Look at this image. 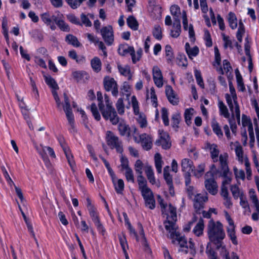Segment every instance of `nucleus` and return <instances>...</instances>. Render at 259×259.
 <instances>
[{
    "label": "nucleus",
    "instance_id": "1",
    "mask_svg": "<svg viewBox=\"0 0 259 259\" xmlns=\"http://www.w3.org/2000/svg\"><path fill=\"white\" fill-rule=\"evenodd\" d=\"M170 217L167 215V220L164 222V227L166 231L170 234V238L177 240L181 247H187V240L180 234L177 232V227L176 222L177 221V208L169 205Z\"/></svg>",
    "mask_w": 259,
    "mask_h": 259
},
{
    "label": "nucleus",
    "instance_id": "2",
    "mask_svg": "<svg viewBox=\"0 0 259 259\" xmlns=\"http://www.w3.org/2000/svg\"><path fill=\"white\" fill-rule=\"evenodd\" d=\"M207 234L210 241L216 246L219 250L222 246L223 240L225 237V233L222 224L218 221L216 223L212 220L208 222Z\"/></svg>",
    "mask_w": 259,
    "mask_h": 259
},
{
    "label": "nucleus",
    "instance_id": "3",
    "mask_svg": "<svg viewBox=\"0 0 259 259\" xmlns=\"http://www.w3.org/2000/svg\"><path fill=\"white\" fill-rule=\"evenodd\" d=\"M98 106L103 118L105 120H109L114 125L119 122V118L112 104L105 106L103 103H99Z\"/></svg>",
    "mask_w": 259,
    "mask_h": 259
},
{
    "label": "nucleus",
    "instance_id": "4",
    "mask_svg": "<svg viewBox=\"0 0 259 259\" xmlns=\"http://www.w3.org/2000/svg\"><path fill=\"white\" fill-rule=\"evenodd\" d=\"M143 168V163L140 160H137L135 164V169L137 175L139 189L146 203V181L145 178L142 176Z\"/></svg>",
    "mask_w": 259,
    "mask_h": 259
},
{
    "label": "nucleus",
    "instance_id": "5",
    "mask_svg": "<svg viewBox=\"0 0 259 259\" xmlns=\"http://www.w3.org/2000/svg\"><path fill=\"white\" fill-rule=\"evenodd\" d=\"M118 52L119 54L121 56H125L128 54H130L134 63H136L140 60L142 54V50L141 49H139L136 53L134 47L130 46L126 44L120 45L119 46Z\"/></svg>",
    "mask_w": 259,
    "mask_h": 259
},
{
    "label": "nucleus",
    "instance_id": "6",
    "mask_svg": "<svg viewBox=\"0 0 259 259\" xmlns=\"http://www.w3.org/2000/svg\"><path fill=\"white\" fill-rule=\"evenodd\" d=\"M107 144L111 149H115L117 152L122 154L123 151L122 142L112 132L108 131L106 134Z\"/></svg>",
    "mask_w": 259,
    "mask_h": 259
},
{
    "label": "nucleus",
    "instance_id": "7",
    "mask_svg": "<svg viewBox=\"0 0 259 259\" xmlns=\"http://www.w3.org/2000/svg\"><path fill=\"white\" fill-rule=\"evenodd\" d=\"M228 155L227 153L221 154L219 157V161L221 165V170H222V176L225 178L222 182V186H226L230 184L231 182V178L228 176L231 174L228 165L227 160Z\"/></svg>",
    "mask_w": 259,
    "mask_h": 259
},
{
    "label": "nucleus",
    "instance_id": "8",
    "mask_svg": "<svg viewBox=\"0 0 259 259\" xmlns=\"http://www.w3.org/2000/svg\"><path fill=\"white\" fill-rule=\"evenodd\" d=\"M131 103L134 113L137 116L136 120L137 122L141 127H145L146 126V116L144 113L140 112L139 103L135 96L132 97Z\"/></svg>",
    "mask_w": 259,
    "mask_h": 259
},
{
    "label": "nucleus",
    "instance_id": "9",
    "mask_svg": "<svg viewBox=\"0 0 259 259\" xmlns=\"http://www.w3.org/2000/svg\"><path fill=\"white\" fill-rule=\"evenodd\" d=\"M103 85L107 92L111 91L113 96L116 97L118 94V85L115 80L109 76H106L103 79Z\"/></svg>",
    "mask_w": 259,
    "mask_h": 259
},
{
    "label": "nucleus",
    "instance_id": "10",
    "mask_svg": "<svg viewBox=\"0 0 259 259\" xmlns=\"http://www.w3.org/2000/svg\"><path fill=\"white\" fill-rule=\"evenodd\" d=\"M148 11L149 16L153 20H159L161 18L162 10L161 7L157 5L154 0L149 1Z\"/></svg>",
    "mask_w": 259,
    "mask_h": 259
},
{
    "label": "nucleus",
    "instance_id": "11",
    "mask_svg": "<svg viewBox=\"0 0 259 259\" xmlns=\"http://www.w3.org/2000/svg\"><path fill=\"white\" fill-rule=\"evenodd\" d=\"M158 132L160 138L156 141V145L157 146L161 145L163 149H169L171 146L170 138L169 134L163 131L159 130Z\"/></svg>",
    "mask_w": 259,
    "mask_h": 259
},
{
    "label": "nucleus",
    "instance_id": "12",
    "mask_svg": "<svg viewBox=\"0 0 259 259\" xmlns=\"http://www.w3.org/2000/svg\"><path fill=\"white\" fill-rule=\"evenodd\" d=\"M100 33L106 44L108 46H111L114 41L112 27L111 25L103 27L100 29Z\"/></svg>",
    "mask_w": 259,
    "mask_h": 259
},
{
    "label": "nucleus",
    "instance_id": "13",
    "mask_svg": "<svg viewBox=\"0 0 259 259\" xmlns=\"http://www.w3.org/2000/svg\"><path fill=\"white\" fill-rule=\"evenodd\" d=\"M208 200L206 195L203 196L201 194H197L195 195L193 200L194 207L197 213H201V209L204 207V203Z\"/></svg>",
    "mask_w": 259,
    "mask_h": 259
},
{
    "label": "nucleus",
    "instance_id": "14",
    "mask_svg": "<svg viewBox=\"0 0 259 259\" xmlns=\"http://www.w3.org/2000/svg\"><path fill=\"white\" fill-rule=\"evenodd\" d=\"M166 96L170 104L173 105H177L179 103V99L178 96L175 94L172 88L167 85L165 87Z\"/></svg>",
    "mask_w": 259,
    "mask_h": 259
},
{
    "label": "nucleus",
    "instance_id": "15",
    "mask_svg": "<svg viewBox=\"0 0 259 259\" xmlns=\"http://www.w3.org/2000/svg\"><path fill=\"white\" fill-rule=\"evenodd\" d=\"M153 78L155 84L158 88H161L163 86V76L161 71L159 68L157 66H154L152 69Z\"/></svg>",
    "mask_w": 259,
    "mask_h": 259
},
{
    "label": "nucleus",
    "instance_id": "16",
    "mask_svg": "<svg viewBox=\"0 0 259 259\" xmlns=\"http://www.w3.org/2000/svg\"><path fill=\"white\" fill-rule=\"evenodd\" d=\"M204 184L205 188L210 194L214 195L217 193L218 186L213 178L206 179Z\"/></svg>",
    "mask_w": 259,
    "mask_h": 259
},
{
    "label": "nucleus",
    "instance_id": "17",
    "mask_svg": "<svg viewBox=\"0 0 259 259\" xmlns=\"http://www.w3.org/2000/svg\"><path fill=\"white\" fill-rule=\"evenodd\" d=\"M42 146V150H38L37 149L39 154L41 155L44 161L47 162L49 161L46 151H48L49 155L52 158H55L56 155L55 154L54 150L50 147L49 146Z\"/></svg>",
    "mask_w": 259,
    "mask_h": 259
},
{
    "label": "nucleus",
    "instance_id": "18",
    "mask_svg": "<svg viewBox=\"0 0 259 259\" xmlns=\"http://www.w3.org/2000/svg\"><path fill=\"white\" fill-rule=\"evenodd\" d=\"M72 75L77 82L83 81L85 82L90 78L89 75L84 71H74L72 73Z\"/></svg>",
    "mask_w": 259,
    "mask_h": 259
},
{
    "label": "nucleus",
    "instance_id": "19",
    "mask_svg": "<svg viewBox=\"0 0 259 259\" xmlns=\"http://www.w3.org/2000/svg\"><path fill=\"white\" fill-rule=\"evenodd\" d=\"M87 207L93 222L99 219L96 209L94 205L92 204L91 200L89 198H87Z\"/></svg>",
    "mask_w": 259,
    "mask_h": 259
},
{
    "label": "nucleus",
    "instance_id": "20",
    "mask_svg": "<svg viewBox=\"0 0 259 259\" xmlns=\"http://www.w3.org/2000/svg\"><path fill=\"white\" fill-rule=\"evenodd\" d=\"M157 201L161 207L162 215H163V217L165 215L166 217V220H167V215H169V217H170V212L169 211V205H171L173 207L174 206L171 203H169L168 206V208L167 209V204L164 203V200L160 195L157 196ZM175 208L176 207H175Z\"/></svg>",
    "mask_w": 259,
    "mask_h": 259
},
{
    "label": "nucleus",
    "instance_id": "21",
    "mask_svg": "<svg viewBox=\"0 0 259 259\" xmlns=\"http://www.w3.org/2000/svg\"><path fill=\"white\" fill-rule=\"evenodd\" d=\"M134 129V138L136 143H141L142 146L144 149L146 148V134H140L137 132V129L133 127Z\"/></svg>",
    "mask_w": 259,
    "mask_h": 259
},
{
    "label": "nucleus",
    "instance_id": "22",
    "mask_svg": "<svg viewBox=\"0 0 259 259\" xmlns=\"http://www.w3.org/2000/svg\"><path fill=\"white\" fill-rule=\"evenodd\" d=\"M181 120V116L179 112H177L172 114L171 118V125L176 132L179 128V124Z\"/></svg>",
    "mask_w": 259,
    "mask_h": 259
},
{
    "label": "nucleus",
    "instance_id": "23",
    "mask_svg": "<svg viewBox=\"0 0 259 259\" xmlns=\"http://www.w3.org/2000/svg\"><path fill=\"white\" fill-rule=\"evenodd\" d=\"M181 32V25L180 20L174 21L172 29L170 30V35L172 37L177 38L180 35Z\"/></svg>",
    "mask_w": 259,
    "mask_h": 259
},
{
    "label": "nucleus",
    "instance_id": "24",
    "mask_svg": "<svg viewBox=\"0 0 259 259\" xmlns=\"http://www.w3.org/2000/svg\"><path fill=\"white\" fill-rule=\"evenodd\" d=\"M118 129L121 136H125L127 137L131 136V128L128 125L120 122L118 126Z\"/></svg>",
    "mask_w": 259,
    "mask_h": 259
},
{
    "label": "nucleus",
    "instance_id": "25",
    "mask_svg": "<svg viewBox=\"0 0 259 259\" xmlns=\"http://www.w3.org/2000/svg\"><path fill=\"white\" fill-rule=\"evenodd\" d=\"M181 166L182 171L185 172L187 171L190 172V171L192 172L193 171V168H192L193 162L189 159H183L181 162Z\"/></svg>",
    "mask_w": 259,
    "mask_h": 259
},
{
    "label": "nucleus",
    "instance_id": "26",
    "mask_svg": "<svg viewBox=\"0 0 259 259\" xmlns=\"http://www.w3.org/2000/svg\"><path fill=\"white\" fill-rule=\"evenodd\" d=\"M151 209L155 207V201L151 190L147 187V206Z\"/></svg>",
    "mask_w": 259,
    "mask_h": 259
},
{
    "label": "nucleus",
    "instance_id": "27",
    "mask_svg": "<svg viewBox=\"0 0 259 259\" xmlns=\"http://www.w3.org/2000/svg\"><path fill=\"white\" fill-rule=\"evenodd\" d=\"M65 40L68 44L72 45L74 47H79L81 45L77 38L71 34H67L65 37Z\"/></svg>",
    "mask_w": 259,
    "mask_h": 259
},
{
    "label": "nucleus",
    "instance_id": "28",
    "mask_svg": "<svg viewBox=\"0 0 259 259\" xmlns=\"http://www.w3.org/2000/svg\"><path fill=\"white\" fill-rule=\"evenodd\" d=\"M91 65L93 70L95 72L98 73L101 71L102 63L98 57H94L91 61Z\"/></svg>",
    "mask_w": 259,
    "mask_h": 259
},
{
    "label": "nucleus",
    "instance_id": "29",
    "mask_svg": "<svg viewBox=\"0 0 259 259\" xmlns=\"http://www.w3.org/2000/svg\"><path fill=\"white\" fill-rule=\"evenodd\" d=\"M117 67L121 75L127 76L128 80L131 79L132 75L131 73L130 67L128 66L125 65L122 66L120 64H118Z\"/></svg>",
    "mask_w": 259,
    "mask_h": 259
},
{
    "label": "nucleus",
    "instance_id": "30",
    "mask_svg": "<svg viewBox=\"0 0 259 259\" xmlns=\"http://www.w3.org/2000/svg\"><path fill=\"white\" fill-rule=\"evenodd\" d=\"M155 165L158 174L162 172V165L163 161L162 160V157L160 153H156L154 155Z\"/></svg>",
    "mask_w": 259,
    "mask_h": 259
},
{
    "label": "nucleus",
    "instance_id": "31",
    "mask_svg": "<svg viewBox=\"0 0 259 259\" xmlns=\"http://www.w3.org/2000/svg\"><path fill=\"white\" fill-rule=\"evenodd\" d=\"M204 227L203 220L200 218L193 230L194 233L197 236L201 235L203 234Z\"/></svg>",
    "mask_w": 259,
    "mask_h": 259
},
{
    "label": "nucleus",
    "instance_id": "32",
    "mask_svg": "<svg viewBox=\"0 0 259 259\" xmlns=\"http://www.w3.org/2000/svg\"><path fill=\"white\" fill-rule=\"evenodd\" d=\"M211 127L213 132L217 135L219 138H222L223 137V133L222 131L219 123L214 119L211 122Z\"/></svg>",
    "mask_w": 259,
    "mask_h": 259
},
{
    "label": "nucleus",
    "instance_id": "33",
    "mask_svg": "<svg viewBox=\"0 0 259 259\" xmlns=\"http://www.w3.org/2000/svg\"><path fill=\"white\" fill-rule=\"evenodd\" d=\"M115 191L117 194H122L123 190L124 185L123 181L122 179H118L116 182V179L112 180Z\"/></svg>",
    "mask_w": 259,
    "mask_h": 259
},
{
    "label": "nucleus",
    "instance_id": "34",
    "mask_svg": "<svg viewBox=\"0 0 259 259\" xmlns=\"http://www.w3.org/2000/svg\"><path fill=\"white\" fill-rule=\"evenodd\" d=\"M206 148L208 149L210 152V156L211 158H216L219 156V150L218 146L215 144L207 143Z\"/></svg>",
    "mask_w": 259,
    "mask_h": 259
},
{
    "label": "nucleus",
    "instance_id": "35",
    "mask_svg": "<svg viewBox=\"0 0 259 259\" xmlns=\"http://www.w3.org/2000/svg\"><path fill=\"white\" fill-rule=\"evenodd\" d=\"M171 15L173 16L174 21L180 20L179 16L181 14L180 8L177 5H172L170 8Z\"/></svg>",
    "mask_w": 259,
    "mask_h": 259
},
{
    "label": "nucleus",
    "instance_id": "36",
    "mask_svg": "<svg viewBox=\"0 0 259 259\" xmlns=\"http://www.w3.org/2000/svg\"><path fill=\"white\" fill-rule=\"evenodd\" d=\"M45 80L48 85L55 90L59 89V87L55 80L50 75H44Z\"/></svg>",
    "mask_w": 259,
    "mask_h": 259
},
{
    "label": "nucleus",
    "instance_id": "37",
    "mask_svg": "<svg viewBox=\"0 0 259 259\" xmlns=\"http://www.w3.org/2000/svg\"><path fill=\"white\" fill-rule=\"evenodd\" d=\"M235 226L232 227H228L227 228V234L231 240L232 243L234 245L238 244V241L235 234Z\"/></svg>",
    "mask_w": 259,
    "mask_h": 259
},
{
    "label": "nucleus",
    "instance_id": "38",
    "mask_svg": "<svg viewBox=\"0 0 259 259\" xmlns=\"http://www.w3.org/2000/svg\"><path fill=\"white\" fill-rule=\"evenodd\" d=\"M163 177H164L165 181H166V184L168 186L169 193L171 195H174L175 192H174V188L173 183H172V176L170 175V174H165V175H163Z\"/></svg>",
    "mask_w": 259,
    "mask_h": 259
},
{
    "label": "nucleus",
    "instance_id": "39",
    "mask_svg": "<svg viewBox=\"0 0 259 259\" xmlns=\"http://www.w3.org/2000/svg\"><path fill=\"white\" fill-rule=\"evenodd\" d=\"M228 19L230 27L232 29H236L237 27V20L235 14L233 12H230Z\"/></svg>",
    "mask_w": 259,
    "mask_h": 259
},
{
    "label": "nucleus",
    "instance_id": "40",
    "mask_svg": "<svg viewBox=\"0 0 259 259\" xmlns=\"http://www.w3.org/2000/svg\"><path fill=\"white\" fill-rule=\"evenodd\" d=\"M128 26L133 30H137L138 28V22L133 16H129L126 20Z\"/></svg>",
    "mask_w": 259,
    "mask_h": 259
},
{
    "label": "nucleus",
    "instance_id": "41",
    "mask_svg": "<svg viewBox=\"0 0 259 259\" xmlns=\"http://www.w3.org/2000/svg\"><path fill=\"white\" fill-rule=\"evenodd\" d=\"M219 107L221 115H223L225 118H228V120L231 119V118H230V113L227 107L222 101H219Z\"/></svg>",
    "mask_w": 259,
    "mask_h": 259
},
{
    "label": "nucleus",
    "instance_id": "42",
    "mask_svg": "<svg viewBox=\"0 0 259 259\" xmlns=\"http://www.w3.org/2000/svg\"><path fill=\"white\" fill-rule=\"evenodd\" d=\"M147 178L152 185L156 183L153 169L151 166L147 165Z\"/></svg>",
    "mask_w": 259,
    "mask_h": 259
},
{
    "label": "nucleus",
    "instance_id": "43",
    "mask_svg": "<svg viewBox=\"0 0 259 259\" xmlns=\"http://www.w3.org/2000/svg\"><path fill=\"white\" fill-rule=\"evenodd\" d=\"M165 51L167 62L172 63L174 59V56L171 46L168 45H166L165 47Z\"/></svg>",
    "mask_w": 259,
    "mask_h": 259
},
{
    "label": "nucleus",
    "instance_id": "44",
    "mask_svg": "<svg viewBox=\"0 0 259 259\" xmlns=\"http://www.w3.org/2000/svg\"><path fill=\"white\" fill-rule=\"evenodd\" d=\"M68 56L72 59L75 60L78 63H83L85 61V57L83 56L78 57L76 51L74 50H71L68 52Z\"/></svg>",
    "mask_w": 259,
    "mask_h": 259
},
{
    "label": "nucleus",
    "instance_id": "45",
    "mask_svg": "<svg viewBox=\"0 0 259 259\" xmlns=\"http://www.w3.org/2000/svg\"><path fill=\"white\" fill-rule=\"evenodd\" d=\"M63 151L65 154L69 164L70 167L73 168V166L75 165V162L73 160V156L70 152V149L69 148L67 149L64 148Z\"/></svg>",
    "mask_w": 259,
    "mask_h": 259
},
{
    "label": "nucleus",
    "instance_id": "46",
    "mask_svg": "<svg viewBox=\"0 0 259 259\" xmlns=\"http://www.w3.org/2000/svg\"><path fill=\"white\" fill-rule=\"evenodd\" d=\"M193 108L186 109L184 113V117L186 124L189 125L191 123V118L193 115Z\"/></svg>",
    "mask_w": 259,
    "mask_h": 259
},
{
    "label": "nucleus",
    "instance_id": "47",
    "mask_svg": "<svg viewBox=\"0 0 259 259\" xmlns=\"http://www.w3.org/2000/svg\"><path fill=\"white\" fill-rule=\"evenodd\" d=\"M56 24L63 31L69 32L70 31L69 26L64 21V18H62Z\"/></svg>",
    "mask_w": 259,
    "mask_h": 259
},
{
    "label": "nucleus",
    "instance_id": "48",
    "mask_svg": "<svg viewBox=\"0 0 259 259\" xmlns=\"http://www.w3.org/2000/svg\"><path fill=\"white\" fill-rule=\"evenodd\" d=\"M225 98L226 100V102L227 104L230 108V110L231 112L232 117H234V110L235 107H234L233 101V99L232 97H231L230 95L228 94H226L225 95Z\"/></svg>",
    "mask_w": 259,
    "mask_h": 259
},
{
    "label": "nucleus",
    "instance_id": "49",
    "mask_svg": "<svg viewBox=\"0 0 259 259\" xmlns=\"http://www.w3.org/2000/svg\"><path fill=\"white\" fill-rule=\"evenodd\" d=\"M161 118L165 126L169 125L168 112L167 109L163 107L161 109Z\"/></svg>",
    "mask_w": 259,
    "mask_h": 259
},
{
    "label": "nucleus",
    "instance_id": "50",
    "mask_svg": "<svg viewBox=\"0 0 259 259\" xmlns=\"http://www.w3.org/2000/svg\"><path fill=\"white\" fill-rule=\"evenodd\" d=\"M193 168H194V167ZM204 168L205 164L202 163L198 165L197 169L193 168V171L192 172L195 177L199 178L202 175L203 172L204 171Z\"/></svg>",
    "mask_w": 259,
    "mask_h": 259
},
{
    "label": "nucleus",
    "instance_id": "51",
    "mask_svg": "<svg viewBox=\"0 0 259 259\" xmlns=\"http://www.w3.org/2000/svg\"><path fill=\"white\" fill-rule=\"evenodd\" d=\"M67 4L73 9H77L85 0H65Z\"/></svg>",
    "mask_w": 259,
    "mask_h": 259
},
{
    "label": "nucleus",
    "instance_id": "52",
    "mask_svg": "<svg viewBox=\"0 0 259 259\" xmlns=\"http://www.w3.org/2000/svg\"><path fill=\"white\" fill-rule=\"evenodd\" d=\"M153 35L154 37L158 39L161 40L162 38V30L159 25H155L153 30Z\"/></svg>",
    "mask_w": 259,
    "mask_h": 259
},
{
    "label": "nucleus",
    "instance_id": "53",
    "mask_svg": "<svg viewBox=\"0 0 259 259\" xmlns=\"http://www.w3.org/2000/svg\"><path fill=\"white\" fill-rule=\"evenodd\" d=\"M40 18L42 21L47 25H51L52 23L51 15L49 12H46L40 15Z\"/></svg>",
    "mask_w": 259,
    "mask_h": 259
},
{
    "label": "nucleus",
    "instance_id": "54",
    "mask_svg": "<svg viewBox=\"0 0 259 259\" xmlns=\"http://www.w3.org/2000/svg\"><path fill=\"white\" fill-rule=\"evenodd\" d=\"M116 107L118 113L122 115L124 113V105L123 104V99L119 98L116 103Z\"/></svg>",
    "mask_w": 259,
    "mask_h": 259
},
{
    "label": "nucleus",
    "instance_id": "55",
    "mask_svg": "<svg viewBox=\"0 0 259 259\" xmlns=\"http://www.w3.org/2000/svg\"><path fill=\"white\" fill-rule=\"evenodd\" d=\"M189 58L190 59H193V58L197 56L199 53V49L197 46H195L191 48L188 52H186Z\"/></svg>",
    "mask_w": 259,
    "mask_h": 259
},
{
    "label": "nucleus",
    "instance_id": "56",
    "mask_svg": "<svg viewBox=\"0 0 259 259\" xmlns=\"http://www.w3.org/2000/svg\"><path fill=\"white\" fill-rule=\"evenodd\" d=\"M237 89L240 92H243L245 90V87L243 83V78L241 74L237 75Z\"/></svg>",
    "mask_w": 259,
    "mask_h": 259
},
{
    "label": "nucleus",
    "instance_id": "57",
    "mask_svg": "<svg viewBox=\"0 0 259 259\" xmlns=\"http://www.w3.org/2000/svg\"><path fill=\"white\" fill-rule=\"evenodd\" d=\"M91 110L95 119L97 121L100 120L101 119V116L95 103L92 104L91 106Z\"/></svg>",
    "mask_w": 259,
    "mask_h": 259
},
{
    "label": "nucleus",
    "instance_id": "58",
    "mask_svg": "<svg viewBox=\"0 0 259 259\" xmlns=\"http://www.w3.org/2000/svg\"><path fill=\"white\" fill-rule=\"evenodd\" d=\"M91 110L95 119L97 121L100 120L101 119V116L95 103L92 104L91 106Z\"/></svg>",
    "mask_w": 259,
    "mask_h": 259
},
{
    "label": "nucleus",
    "instance_id": "59",
    "mask_svg": "<svg viewBox=\"0 0 259 259\" xmlns=\"http://www.w3.org/2000/svg\"><path fill=\"white\" fill-rule=\"evenodd\" d=\"M67 18L69 22L75 25L82 26L79 19L73 14H68L67 15Z\"/></svg>",
    "mask_w": 259,
    "mask_h": 259
},
{
    "label": "nucleus",
    "instance_id": "60",
    "mask_svg": "<svg viewBox=\"0 0 259 259\" xmlns=\"http://www.w3.org/2000/svg\"><path fill=\"white\" fill-rule=\"evenodd\" d=\"M205 41V45L207 47H211L212 46V39L211 38L210 34L208 30H205L204 31V38Z\"/></svg>",
    "mask_w": 259,
    "mask_h": 259
},
{
    "label": "nucleus",
    "instance_id": "61",
    "mask_svg": "<svg viewBox=\"0 0 259 259\" xmlns=\"http://www.w3.org/2000/svg\"><path fill=\"white\" fill-rule=\"evenodd\" d=\"M223 39L224 41V48L227 49L230 48L231 49L233 48L232 40L230 39L229 36L225 35L224 33H222Z\"/></svg>",
    "mask_w": 259,
    "mask_h": 259
},
{
    "label": "nucleus",
    "instance_id": "62",
    "mask_svg": "<svg viewBox=\"0 0 259 259\" xmlns=\"http://www.w3.org/2000/svg\"><path fill=\"white\" fill-rule=\"evenodd\" d=\"M65 112L66 117L68 121L69 124L72 125L73 122H74V115L71 109L64 110Z\"/></svg>",
    "mask_w": 259,
    "mask_h": 259
},
{
    "label": "nucleus",
    "instance_id": "63",
    "mask_svg": "<svg viewBox=\"0 0 259 259\" xmlns=\"http://www.w3.org/2000/svg\"><path fill=\"white\" fill-rule=\"evenodd\" d=\"M195 76L196 78V81L198 84L202 88H204V85L203 83V80L201 76V74L200 71L196 70L195 72Z\"/></svg>",
    "mask_w": 259,
    "mask_h": 259
},
{
    "label": "nucleus",
    "instance_id": "64",
    "mask_svg": "<svg viewBox=\"0 0 259 259\" xmlns=\"http://www.w3.org/2000/svg\"><path fill=\"white\" fill-rule=\"evenodd\" d=\"M80 19H81V23L82 24V25L83 24L86 27L92 26V23L91 21L88 18V17L83 13H82L80 15Z\"/></svg>",
    "mask_w": 259,
    "mask_h": 259
}]
</instances>
